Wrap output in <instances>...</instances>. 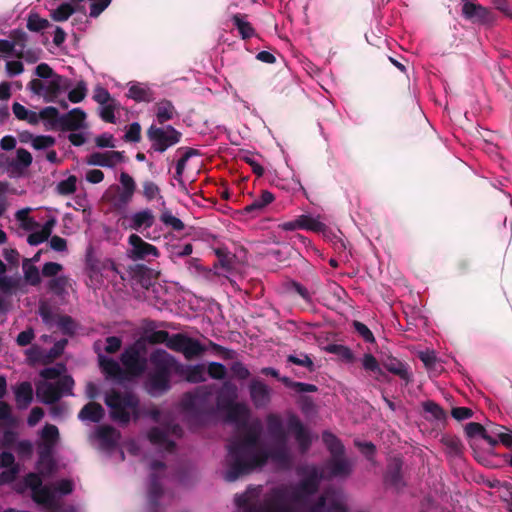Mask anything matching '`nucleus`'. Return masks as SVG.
Wrapping results in <instances>:
<instances>
[{"mask_svg": "<svg viewBox=\"0 0 512 512\" xmlns=\"http://www.w3.org/2000/svg\"><path fill=\"white\" fill-rule=\"evenodd\" d=\"M236 397L237 388L230 382H225L217 395L218 410L223 412L226 421L238 430V435L228 445L227 470L224 474L226 481L233 482L268 461L279 468L289 467L292 462L289 436L294 437L300 453L308 451L313 435L293 414H289L286 419H282L278 414L267 416V431L274 440V445L268 450L262 449L258 443L261 421H251L248 406L235 403Z\"/></svg>", "mask_w": 512, "mask_h": 512, "instance_id": "f257e3e1", "label": "nucleus"}, {"mask_svg": "<svg viewBox=\"0 0 512 512\" xmlns=\"http://www.w3.org/2000/svg\"><path fill=\"white\" fill-rule=\"evenodd\" d=\"M303 478L297 486L281 485L271 489L262 498L261 487H249L235 496L239 512H346L340 492H327L316 497L324 471L315 466L299 469Z\"/></svg>", "mask_w": 512, "mask_h": 512, "instance_id": "f03ea898", "label": "nucleus"}, {"mask_svg": "<svg viewBox=\"0 0 512 512\" xmlns=\"http://www.w3.org/2000/svg\"><path fill=\"white\" fill-rule=\"evenodd\" d=\"M65 371L63 364H56L40 372L44 380L36 385V395L41 402L51 404L62 395L72 394L74 381L72 377L65 375Z\"/></svg>", "mask_w": 512, "mask_h": 512, "instance_id": "7ed1b4c3", "label": "nucleus"}, {"mask_svg": "<svg viewBox=\"0 0 512 512\" xmlns=\"http://www.w3.org/2000/svg\"><path fill=\"white\" fill-rule=\"evenodd\" d=\"M74 484L71 480L62 479L55 482L52 486H44L39 474L29 473L23 483L16 487L18 492L30 489L33 500L47 508H54L60 497L67 495L73 491Z\"/></svg>", "mask_w": 512, "mask_h": 512, "instance_id": "20e7f679", "label": "nucleus"}, {"mask_svg": "<svg viewBox=\"0 0 512 512\" xmlns=\"http://www.w3.org/2000/svg\"><path fill=\"white\" fill-rule=\"evenodd\" d=\"M149 361L153 371L149 374L146 389L152 396H159L170 388V374L176 370V359L163 349H156L150 354Z\"/></svg>", "mask_w": 512, "mask_h": 512, "instance_id": "39448f33", "label": "nucleus"}, {"mask_svg": "<svg viewBox=\"0 0 512 512\" xmlns=\"http://www.w3.org/2000/svg\"><path fill=\"white\" fill-rule=\"evenodd\" d=\"M35 73L39 78L30 81L29 89L46 102L56 101L58 96L70 87L69 79L54 73L46 63L39 64Z\"/></svg>", "mask_w": 512, "mask_h": 512, "instance_id": "423d86ee", "label": "nucleus"}, {"mask_svg": "<svg viewBox=\"0 0 512 512\" xmlns=\"http://www.w3.org/2000/svg\"><path fill=\"white\" fill-rule=\"evenodd\" d=\"M104 401L109 408L110 417L118 423L126 424L140 415L139 400L127 389L112 388L106 392Z\"/></svg>", "mask_w": 512, "mask_h": 512, "instance_id": "0eeeda50", "label": "nucleus"}, {"mask_svg": "<svg viewBox=\"0 0 512 512\" xmlns=\"http://www.w3.org/2000/svg\"><path fill=\"white\" fill-rule=\"evenodd\" d=\"M149 415L160 425L157 428H153L148 434L151 444L163 451L172 452L174 450V440L182 435L181 428L174 423L170 413L153 409Z\"/></svg>", "mask_w": 512, "mask_h": 512, "instance_id": "6e6552de", "label": "nucleus"}, {"mask_svg": "<svg viewBox=\"0 0 512 512\" xmlns=\"http://www.w3.org/2000/svg\"><path fill=\"white\" fill-rule=\"evenodd\" d=\"M41 441L38 444L39 459L37 470L40 475H50L56 467L53 452L59 439V431L55 425L46 424L41 430Z\"/></svg>", "mask_w": 512, "mask_h": 512, "instance_id": "1a4fd4ad", "label": "nucleus"}, {"mask_svg": "<svg viewBox=\"0 0 512 512\" xmlns=\"http://www.w3.org/2000/svg\"><path fill=\"white\" fill-rule=\"evenodd\" d=\"M31 208H23L16 212L15 218L19 225L25 231L30 232L27 237V242L30 245L36 246L46 241L56 225V219L50 218L44 224L40 225L32 217L29 216Z\"/></svg>", "mask_w": 512, "mask_h": 512, "instance_id": "9d476101", "label": "nucleus"}, {"mask_svg": "<svg viewBox=\"0 0 512 512\" xmlns=\"http://www.w3.org/2000/svg\"><path fill=\"white\" fill-rule=\"evenodd\" d=\"M322 438L332 455L326 467L329 470V477H345L349 475L352 464L342 458L344 448L341 442L330 432H324Z\"/></svg>", "mask_w": 512, "mask_h": 512, "instance_id": "9b49d317", "label": "nucleus"}, {"mask_svg": "<svg viewBox=\"0 0 512 512\" xmlns=\"http://www.w3.org/2000/svg\"><path fill=\"white\" fill-rule=\"evenodd\" d=\"M121 363L131 376L142 375L147 368L144 341L140 339L128 346L121 354Z\"/></svg>", "mask_w": 512, "mask_h": 512, "instance_id": "f8f14e48", "label": "nucleus"}, {"mask_svg": "<svg viewBox=\"0 0 512 512\" xmlns=\"http://www.w3.org/2000/svg\"><path fill=\"white\" fill-rule=\"evenodd\" d=\"M93 100L99 105L98 114L107 123L116 124L117 115L122 109L121 103L111 96L109 91L98 85L93 90Z\"/></svg>", "mask_w": 512, "mask_h": 512, "instance_id": "ddd939ff", "label": "nucleus"}, {"mask_svg": "<svg viewBox=\"0 0 512 512\" xmlns=\"http://www.w3.org/2000/svg\"><path fill=\"white\" fill-rule=\"evenodd\" d=\"M147 135L152 143V148L160 153L177 144L181 138V133L170 125L164 127L152 125L148 129Z\"/></svg>", "mask_w": 512, "mask_h": 512, "instance_id": "4468645a", "label": "nucleus"}, {"mask_svg": "<svg viewBox=\"0 0 512 512\" xmlns=\"http://www.w3.org/2000/svg\"><path fill=\"white\" fill-rule=\"evenodd\" d=\"M127 257L133 261H151L158 258L160 253L156 246L146 242L138 234H131L128 237Z\"/></svg>", "mask_w": 512, "mask_h": 512, "instance_id": "2eb2a0df", "label": "nucleus"}, {"mask_svg": "<svg viewBox=\"0 0 512 512\" xmlns=\"http://www.w3.org/2000/svg\"><path fill=\"white\" fill-rule=\"evenodd\" d=\"M120 221L123 229L144 233L145 230L154 225L155 215L151 209L143 208L124 214Z\"/></svg>", "mask_w": 512, "mask_h": 512, "instance_id": "dca6fc26", "label": "nucleus"}, {"mask_svg": "<svg viewBox=\"0 0 512 512\" xmlns=\"http://www.w3.org/2000/svg\"><path fill=\"white\" fill-rule=\"evenodd\" d=\"M212 390L208 386L198 387L194 392L188 393L183 398V405L198 414H207L213 410Z\"/></svg>", "mask_w": 512, "mask_h": 512, "instance_id": "f3484780", "label": "nucleus"}, {"mask_svg": "<svg viewBox=\"0 0 512 512\" xmlns=\"http://www.w3.org/2000/svg\"><path fill=\"white\" fill-rule=\"evenodd\" d=\"M168 348L182 353L187 359L200 356L206 350V347L198 340L183 334L172 335L168 343Z\"/></svg>", "mask_w": 512, "mask_h": 512, "instance_id": "a211bd4d", "label": "nucleus"}, {"mask_svg": "<svg viewBox=\"0 0 512 512\" xmlns=\"http://www.w3.org/2000/svg\"><path fill=\"white\" fill-rule=\"evenodd\" d=\"M165 467L161 462L153 461L150 464V477L148 484V501L151 512H155L153 507L157 504L158 499L162 496L163 490L160 481V475L164 472Z\"/></svg>", "mask_w": 512, "mask_h": 512, "instance_id": "6ab92c4d", "label": "nucleus"}, {"mask_svg": "<svg viewBox=\"0 0 512 512\" xmlns=\"http://www.w3.org/2000/svg\"><path fill=\"white\" fill-rule=\"evenodd\" d=\"M462 13L466 19L474 23L488 24L494 20L492 12L474 0H463Z\"/></svg>", "mask_w": 512, "mask_h": 512, "instance_id": "aec40b11", "label": "nucleus"}, {"mask_svg": "<svg viewBox=\"0 0 512 512\" xmlns=\"http://www.w3.org/2000/svg\"><path fill=\"white\" fill-rule=\"evenodd\" d=\"M123 160V152L110 150L91 153L87 157L86 163L91 166L113 168L117 164L123 162Z\"/></svg>", "mask_w": 512, "mask_h": 512, "instance_id": "412c9836", "label": "nucleus"}, {"mask_svg": "<svg viewBox=\"0 0 512 512\" xmlns=\"http://www.w3.org/2000/svg\"><path fill=\"white\" fill-rule=\"evenodd\" d=\"M14 455L9 451L0 453V468H7L0 473V485L9 484L16 479L19 467L15 463Z\"/></svg>", "mask_w": 512, "mask_h": 512, "instance_id": "4be33fe9", "label": "nucleus"}, {"mask_svg": "<svg viewBox=\"0 0 512 512\" xmlns=\"http://www.w3.org/2000/svg\"><path fill=\"white\" fill-rule=\"evenodd\" d=\"M119 436L118 431L111 426H100L94 432V437L97 439L100 449L106 452L116 447Z\"/></svg>", "mask_w": 512, "mask_h": 512, "instance_id": "5701e85b", "label": "nucleus"}, {"mask_svg": "<svg viewBox=\"0 0 512 512\" xmlns=\"http://www.w3.org/2000/svg\"><path fill=\"white\" fill-rule=\"evenodd\" d=\"M87 265L89 270V278L91 281V285L96 286L97 284H100L101 278L104 276H109L110 274H115L116 268L114 266V263L110 260H106L102 264V269H99L96 264L92 262V259L90 255H87Z\"/></svg>", "mask_w": 512, "mask_h": 512, "instance_id": "b1692460", "label": "nucleus"}, {"mask_svg": "<svg viewBox=\"0 0 512 512\" xmlns=\"http://www.w3.org/2000/svg\"><path fill=\"white\" fill-rule=\"evenodd\" d=\"M86 113L81 108H74L60 118V123L67 130H78L86 126Z\"/></svg>", "mask_w": 512, "mask_h": 512, "instance_id": "393cba45", "label": "nucleus"}, {"mask_svg": "<svg viewBox=\"0 0 512 512\" xmlns=\"http://www.w3.org/2000/svg\"><path fill=\"white\" fill-rule=\"evenodd\" d=\"M32 163V155L29 151L19 148L16 156L6 166V170L11 174L23 173Z\"/></svg>", "mask_w": 512, "mask_h": 512, "instance_id": "a878e982", "label": "nucleus"}, {"mask_svg": "<svg viewBox=\"0 0 512 512\" xmlns=\"http://www.w3.org/2000/svg\"><path fill=\"white\" fill-rule=\"evenodd\" d=\"M250 396L254 405L258 408L266 406L270 401V389L259 380L250 383Z\"/></svg>", "mask_w": 512, "mask_h": 512, "instance_id": "bb28decb", "label": "nucleus"}, {"mask_svg": "<svg viewBox=\"0 0 512 512\" xmlns=\"http://www.w3.org/2000/svg\"><path fill=\"white\" fill-rule=\"evenodd\" d=\"M127 96L137 102H150L153 100L151 88L144 83L131 82Z\"/></svg>", "mask_w": 512, "mask_h": 512, "instance_id": "cd10ccee", "label": "nucleus"}, {"mask_svg": "<svg viewBox=\"0 0 512 512\" xmlns=\"http://www.w3.org/2000/svg\"><path fill=\"white\" fill-rule=\"evenodd\" d=\"M14 394L18 409H26L33 400V388L31 383H20L15 387Z\"/></svg>", "mask_w": 512, "mask_h": 512, "instance_id": "c85d7f7f", "label": "nucleus"}, {"mask_svg": "<svg viewBox=\"0 0 512 512\" xmlns=\"http://www.w3.org/2000/svg\"><path fill=\"white\" fill-rule=\"evenodd\" d=\"M99 358V364L103 371V373L106 375V378L113 379V380H121L122 379V369L119 365V363L110 358L106 357L102 354L98 355Z\"/></svg>", "mask_w": 512, "mask_h": 512, "instance_id": "c756f323", "label": "nucleus"}, {"mask_svg": "<svg viewBox=\"0 0 512 512\" xmlns=\"http://www.w3.org/2000/svg\"><path fill=\"white\" fill-rule=\"evenodd\" d=\"M103 407L95 402H90L85 405L79 412V419L81 421L100 422L104 417Z\"/></svg>", "mask_w": 512, "mask_h": 512, "instance_id": "7c9ffc66", "label": "nucleus"}, {"mask_svg": "<svg viewBox=\"0 0 512 512\" xmlns=\"http://www.w3.org/2000/svg\"><path fill=\"white\" fill-rule=\"evenodd\" d=\"M301 230H307L315 233H324L326 231V225L322 221L320 215L302 214L299 216Z\"/></svg>", "mask_w": 512, "mask_h": 512, "instance_id": "2f4dec72", "label": "nucleus"}, {"mask_svg": "<svg viewBox=\"0 0 512 512\" xmlns=\"http://www.w3.org/2000/svg\"><path fill=\"white\" fill-rule=\"evenodd\" d=\"M181 374L188 382L198 383L205 380L207 371L204 364H195L182 367Z\"/></svg>", "mask_w": 512, "mask_h": 512, "instance_id": "473e14b6", "label": "nucleus"}, {"mask_svg": "<svg viewBox=\"0 0 512 512\" xmlns=\"http://www.w3.org/2000/svg\"><path fill=\"white\" fill-rule=\"evenodd\" d=\"M465 432L469 437L480 436L482 439L487 441V443L492 447L498 444V440L488 433L487 428H485L483 425L479 423H468L465 427Z\"/></svg>", "mask_w": 512, "mask_h": 512, "instance_id": "72a5a7b5", "label": "nucleus"}, {"mask_svg": "<svg viewBox=\"0 0 512 512\" xmlns=\"http://www.w3.org/2000/svg\"><path fill=\"white\" fill-rule=\"evenodd\" d=\"M12 111L18 120L25 121L29 124L35 125L39 123V115L37 112L27 109L25 106L18 102L12 105Z\"/></svg>", "mask_w": 512, "mask_h": 512, "instance_id": "f704fd0d", "label": "nucleus"}, {"mask_svg": "<svg viewBox=\"0 0 512 512\" xmlns=\"http://www.w3.org/2000/svg\"><path fill=\"white\" fill-rule=\"evenodd\" d=\"M275 197L270 191H262L261 195L255 198L251 204L244 208L246 213L262 211L266 206L274 201Z\"/></svg>", "mask_w": 512, "mask_h": 512, "instance_id": "c9c22d12", "label": "nucleus"}, {"mask_svg": "<svg viewBox=\"0 0 512 512\" xmlns=\"http://www.w3.org/2000/svg\"><path fill=\"white\" fill-rule=\"evenodd\" d=\"M176 110L170 101L164 100L156 105V117L159 123H164L173 119Z\"/></svg>", "mask_w": 512, "mask_h": 512, "instance_id": "e433bc0d", "label": "nucleus"}, {"mask_svg": "<svg viewBox=\"0 0 512 512\" xmlns=\"http://www.w3.org/2000/svg\"><path fill=\"white\" fill-rule=\"evenodd\" d=\"M384 366L388 371L398 375L401 379L405 380L406 382L410 381L411 375L407 369V366L404 363L400 362L399 360H387Z\"/></svg>", "mask_w": 512, "mask_h": 512, "instance_id": "4c0bfd02", "label": "nucleus"}, {"mask_svg": "<svg viewBox=\"0 0 512 512\" xmlns=\"http://www.w3.org/2000/svg\"><path fill=\"white\" fill-rule=\"evenodd\" d=\"M422 407L424 412L429 414V416H427V419L436 421L445 420L446 413L437 403L433 401H425L423 402Z\"/></svg>", "mask_w": 512, "mask_h": 512, "instance_id": "58836bf2", "label": "nucleus"}, {"mask_svg": "<svg viewBox=\"0 0 512 512\" xmlns=\"http://www.w3.org/2000/svg\"><path fill=\"white\" fill-rule=\"evenodd\" d=\"M22 268H23L25 279L28 283H30L31 285H37L40 283V281H41L40 272H39L38 268L31 263L30 260L25 259L23 261Z\"/></svg>", "mask_w": 512, "mask_h": 512, "instance_id": "ea45409f", "label": "nucleus"}, {"mask_svg": "<svg viewBox=\"0 0 512 512\" xmlns=\"http://www.w3.org/2000/svg\"><path fill=\"white\" fill-rule=\"evenodd\" d=\"M86 95H87V85L84 81L81 80V81H78L76 83V85L72 89L69 90L68 99L72 103H79L82 100H84Z\"/></svg>", "mask_w": 512, "mask_h": 512, "instance_id": "a19ab883", "label": "nucleus"}, {"mask_svg": "<svg viewBox=\"0 0 512 512\" xmlns=\"http://www.w3.org/2000/svg\"><path fill=\"white\" fill-rule=\"evenodd\" d=\"M160 220L164 225L171 227L175 231H182L185 227L184 223L169 210H165L161 213Z\"/></svg>", "mask_w": 512, "mask_h": 512, "instance_id": "79ce46f5", "label": "nucleus"}, {"mask_svg": "<svg viewBox=\"0 0 512 512\" xmlns=\"http://www.w3.org/2000/svg\"><path fill=\"white\" fill-rule=\"evenodd\" d=\"M233 22L243 39L253 36L254 29L241 15H235L233 17Z\"/></svg>", "mask_w": 512, "mask_h": 512, "instance_id": "37998d69", "label": "nucleus"}, {"mask_svg": "<svg viewBox=\"0 0 512 512\" xmlns=\"http://www.w3.org/2000/svg\"><path fill=\"white\" fill-rule=\"evenodd\" d=\"M55 139L48 135L30 136V144L36 150H43L53 146Z\"/></svg>", "mask_w": 512, "mask_h": 512, "instance_id": "c03bdc74", "label": "nucleus"}, {"mask_svg": "<svg viewBox=\"0 0 512 512\" xmlns=\"http://www.w3.org/2000/svg\"><path fill=\"white\" fill-rule=\"evenodd\" d=\"M74 12L73 7L69 3H63L51 12V17L54 21H65Z\"/></svg>", "mask_w": 512, "mask_h": 512, "instance_id": "a18cd8bd", "label": "nucleus"}, {"mask_svg": "<svg viewBox=\"0 0 512 512\" xmlns=\"http://www.w3.org/2000/svg\"><path fill=\"white\" fill-rule=\"evenodd\" d=\"M77 186L76 176H69L57 184V191L61 195H69L75 192Z\"/></svg>", "mask_w": 512, "mask_h": 512, "instance_id": "49530a36", "label": "nucleus"}, {"mask_svg": "<svg viewBox=\"0 0 512 512\" xmlns=\"http://www.w3.org/2000/svg\"><path fill=\"white\" fill-rule=\"evenodd\" d=\"M69 284V278L61 275L51 279L48 283V287L51 291L56 294H62Z\"/></svg>", "mask_w": 512, "mask_h": 512, "instance_id": "de8ad7c7", "label": "nucleus"}, {"mask_svg": "<svg viewBox=\"0 0 512 512\" xmlns=\"http://www.w3.org/2000/svg\"><path fill=\"white\" fill-rule=\"evenodd\" d=\"M50 25L47 19L41 18L37 14L30 15L27 21V27L31 31H41Z\"/></svg>", "mask_w": 512, "mask_h": 512, "instance_id": "09e8293b", "label": "nucleus"}, {"mask_svg": "<svg viewBox=\"0 0 512 512\" xmlns=\"http://www.w3.org/2000/svg\"><path fill=\"white\" fill-rule=\"evenodd\" d=\"M171 336L168 332L159 330L148 334L146 340L151 344L164 343L168 347Z\"/></svg>", "mask_w": 512, "mask_h": 512, "instance_id": "8fccbe9b", "label": "nucleus"}, {"mask_svg": "<svg viewBox=\"0 0 512 512\" xmlns=\"http://www.w3.org/2000/svg\"><path fill=\"white\" fill-rule=\"evenodd\" d=\"M143 195L147 201H152L157 197H160L159 187L152 181H145L143 183Z\"/></svg>", "mask_w": 512, "mask_h": 512, "instance_id": "3c124183", "label": "nucleus"}, {"mask_svg": "<svg viewBox=\"0 0 512 512\" xmlns=\"http://www.w3.org/2000/svg\"><path fill=\"white\" fill-rule=\"evenodd\" d=\"M362 366L365 370L375 374H381L382 370L376 358L372 354H365L362 358Z\"/></svg>", "mask_w": 512, "mask_h": 512, "instance_id": "603ef678", "label": "nucleus"}, {"mask_svg": "<svg viewBox=\"0 0 512 512\" xmlns=\"http://www.w3.org/2000/svg\"><path fill=\"white\" fill-rule=\"evenodd\" d=\"M141 139V126L138 122H133L127 127L125 133V140L128 142L137 143Z\"/></svg>", "mask_w": 512, "mask_h": 512, "instance_id": "864d4df0", "label": "nucleus"}, {"mask_svg": "<svg viewBox=\"0 0 512 512\" xmlns=\"http://www.w3.org/2000/svg\"><path fill=\"white\" fill-rule=\"evenodd\" d=\"M206 371L214 379H223L226 376V367L219 362H210Z\"/></svg>", "mask_w": 512, "mask_h": 512, "instance_id": "5fc2aeb1", "label": "nucleus"}, {"mask_svg": "<svg viewBox=\"0 0 512 512\" xmlns=\"http://www.w3.org/2000/svg\"><path fill=\"white\" fill-rule=\"evenodd\" d=\"M328 351L338 354L342 359H344L347 362H353L354 360V355L352 351L346 346L331 345L328 348Z\"/></svg>", "mask_w": 512, "mask_h": 512, "instance_id": "6e6d98bb", "label": "nucleus"}, {"mask_svg": "<svg viewBox=\"0 0 512 512\" xmlns=\"http://www.w3.org/2000/svg\"><path fill=\"white\" fill-rule=\"evenodd\" d=\"M112 0H92L89 15L98 17L111 3Z\"/></svg>", "mask_w": 512, "mask_h": 512, "instance_id": "4d7b16f0", "label": "nucleus"}, {"mask_svg": "<svg viewBox=\"0 0 512 512\" xmlns=\"http://www.w3.org/2000/svg\"><path fill=\"white\" fill-rule=\"evenodd\" d=\"M23 64L20 60L6 59V73L8 76L13 77L23 72Z\"/></svg>", "mask_w": 512, "mask_h": 512, "instance_id": "13d9d810", "label": "nucleus"}, {"mask_svg": "<svg viewBox=\"0 0 512 512\" xmlns=\"http://www.w3.org/2000/svg\"><path fill=\"white\" fill-rule=\"evenodd\" d=\"M353 326L357 333L366 341L369 343L374 342V336L373 333L370 331V329L363 323L355 321L353 323Z\"/></svg>", "mask_w": 512, "mask_h": 512, "instance_id": "bf43d9fd", "label": "nucleus"}, {"mask_svg": "<svg viewBox=\"0 0 512 512\" xmlns=\"http://www.w3.org/2000/svg\"><path fill=\"white\" fill-rule=\"evenodd\" d=\"M63 269L62 265L56 262H47L42 268L44 277H57L58 273Z\"/></svg>", "mask_w": 512, "mask_h": 512, "instance_id": "052dcab7", "label": "nucleus"}, {"mask_svg": "<svg viewBox=\"0 0 512 512\" xmlns=\"http://www.w3.org/2000/svg\"><path fill=\"white\" fill-rule=\"evenodd\" d=\"M95 144L100 148H114L115 147V139L113 135L109 133H104L95 138Z\"/></svg>", "mask_w": 512, "mask_h": 512, "instance_id": "680f3d73", "label": "nucleus"}, {"mask_svg": "<svg viewBox=\"0 0 512 512\" xmlns=\"http://www.w3.org/2000/svg\"><path fill=\"white\" fill-rule=\"evenodd\" d=\"M58 327L64 334H73L76 324L70 317H61L57 322Z\"/></svg>", "mask_w": 512, "mask_h": 512, "instance_id": "e2e57ef3", "label": "nucleus"}, {"mask_svg": "<svg viewBox=\"0 0 512 512\" xmlns=\"http://www.w3.org/2000/svg\"><path fill=\"white\" fill-rule=\"evenodd\" d=\"M419 358L421 359V361L424 363V365L427 368H429V369L434 368L435 363H436V354L434 351H432V350L421 351L419 353Z\"/></svg>", "mask_w": 512, "mask_h": 512, "instance_id": "0e129e2a", "label": "nucleus"}, {"mask_svg": "<svg viewBox=\"0 0 512 512\" xmlns=\"http://www.w3.org/2000/svg\"><path fill=\"white\" fill-rule=\"evenodd\" d=\"M119 181L122 190L135 192L136 184L134 179L129 174H127L126 172H122L120 174Z\"/></svg>", "mask_w": 512, "mask_h": 512, "instance_id": "69168bd1", "label": "nucleus"}, {"mask_svg": "<svg viewBox=\"0 0 512 512\" xmlns=\"http://www.w3.org/2000/svg\"><path fill=\"white\" fill-rule=\"evenodd\" d=\"M192 155H193V151L189 150V151L185 152V154L177 161V163H176V173H175V178L176 179H180L182 177V174H183V172L185 170L187 161L189 160V158Z\"/></svg>", "mask_w": 512, "mask_h": 512, "instance_id": "338daca9", "label": "nucleus"}, {"mask_svg": "<svg viewBox=\"0 0 512 512\" xmlns=\"http://www.w3.org/2000/svg\"><path fill=\"white\" fill-rule=\"evenodd\" d=\"M451 414H452L453 418L461 421V420H466V419L471 418L473 415V412L471 409H469L467 407H456V408L452 409Z\"/></svg>", "mask_w": 512, "mask_h": 512, "instance_id": "774afa93", "label": "nucleus"}]
</instances>
